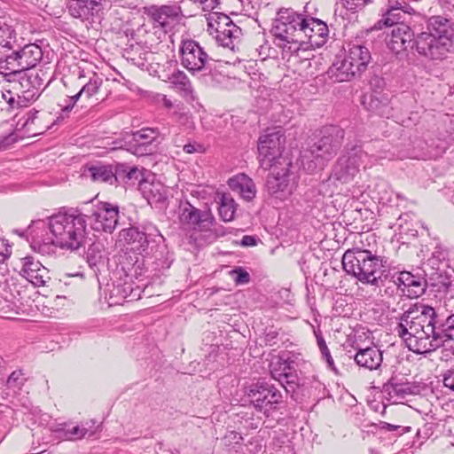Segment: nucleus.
Returning <instances> with one entry per match:
<instances>
[{
  "label": "nucleus",
  "mask_w": 454,
  "mask_h": 454,
  "mask_svg": "<svg viewBox=\"0 0 454 454\" xmlns=\"http://www.w3.org/2000/svg\"><path fill=\"white\" fill-rule=\"evenodd\" d=\"M394 332L416 354L428 353L442 346L453 348L454 355V314L440 322L434 308L415 307L401 315Z\"/></svg>",
  "instance_id": "nucleus-1"
},
{
  "label": "nucleus",
  "mask_w": 454,
  "mask_h": 454,
  "mask_svg": "<svg viewBox=\"0 0 454 454\" xmlns=\"http://www.w3.org/2000/svg\"><path fill=\"white\" fill-rule=\"evenodd\" d=\"M418 53L431 60H443L454 52V22L435 15L427 21V30L415 39Z\"/></svg>",
  "instance_id": "nucleus-2"
},
{
  "label": "nucleus",
  "mask_w": 454,
  "mask_h": 454,
  "mask_svg": "<svg viewBox=\"0 0 454 454\" xmlns=\"http://www.w3.org/2000/svg\"><path fill=\"white\" fill-rule=\"evenodd\" d=\"M51 232L55 243L62 249L77 250L84 245L87 234V214L78 207L63 208L51 215Z\"/></svg>",
  "instance_id": "nucleus-3"
},
{
  "label": "nucleus",
  "mask_w": 454,
  "mask_h": 454,
  "mask_svg": "<svg viewBox=\"0 0 454 454\" xmlns=\"http://www.w3.org/2000/svg\"><path fill=\"white\" fill-rule=\"evenodd\" d=\"M369 29L362 31L349 44L348 53L340 51L335 56L332 66L328 69L329 77L336 82L350 81L360 75L367 69L369 64V48L364 34Z\"/></svg>",
  "instance_id": "nucleus-4"
},
{
  "label": "nucleus",
  "mask_w": 454,
  "mask_h": 454,
  "mask_svg": "<svg viewBox=\"0 0 454 454\" xmlns=\"http://www.w3.org/2000/svg\"><path fill=\"white\" fill-rule=\"evenodd\" d=\"M306 13L293 8H280L273 19L270 33L273 43L283 51L296 52L302 48V32Z\"/></svg>",
  "instance_id": "nucleus-5"
},
{
  "label": "nucleus",
  "mask_w": 454,
  "mask_h": 454,
  "mask_svg": "<svg viewBox=\"0 0 454 454\" xmlns=\"http://www.w3.org/2000/svg\"><path fill=\"white\" fill-rule=\"evenodd\" d=\"M397 4L398 6L396 5L387 11L384 19L379 20L372 27H371V30H378L381 29L383 26L393 27L391 34L387 36L386 42L387 47L395 54H399L402 51H407L409 48L416 46L414 33L411 28L403 23H398L397 20L392 18V16H395L393 13L395 10L401 9L404 12H410L409 9H411V7L407 4H404L403 6H402L401 4Z\"/></svg>",
  "instance_id": "nucleus-6"
},
{
  "label": "nucleus",
  "mask_w": 454,
  "mask_h": 454,
  "mask_svg": "<svg viewBox=\"0 0 454 454\" xmlns=\"http://www.w3.org/2000/svg\"><path fill=\"white\" fill-rule=\"evenodd\" d=\"M298 356L290 351H281L272 357L269 364L271 378L278 381L286 394L297 401L295 390L299 387V378L296 371Z\"/></svg>",
  "instance_id": "nucleus-7"
},
{
  "label": "nucleus",
  "mask_w": 454,
  "mask_h": 454,
  "mask_svg": "<svg viewBox=\"0 0 454 454\" xmlns=\"http://www.w3.org/2000/svg\"><path fill=\"white\" fill-rule=\"evenodd\" d=\"M291 168V160H283L280 165L269 169L270 173L267 176L265 187L271 197L285 200L296 190L298 177Z\"/></svg>",
  "instance_id": "nucleus-8"
},
{
  "label": "nucleus",
  "mask_w": 454,
  "mask_h": 454,
  "mask_svg": "<svg viewBox=\"0 0 454 454\" xmlns=\"http://www.w3.org/2000/svg\"><path fill=\"white\" fill-rule=\"evenodd\" d=\"M322 134V137L301 156L303 168L309 171L323 166L324 161L333 158L340 147L338 136L333 135L331 129H326Z\"/></svg>",
  "instance_id": "nucleus-9"
},
{
  "label": "nucleus",
  "mask_w": 454,
  "mask_h": 454,
  "mask_svg": "<svg viewBox=\"0 0 454 454\" xmlns=\"http://www.w3.org/2000/svg\"><path fill=\"white\" fill-rule=\"evenodd\" d=\"M250 403L256 411L270 417L284 402L282 392L273 384L259 380L252 384L247 392Z\"/></svg>",
  "instance_id": "nucleus-10"
},
{
  "label": "nucleus",
  "mask_w": 454,
  "mask_h": 454,
  "mask_svg": "<svg viewBox=\"0 0 454 454\" xmlns=\"http://www.w3.org/2000/svg\"><path fill=\"white\" fill-rule=\"evenodd\" d=\"M121 240H123L130 249L139 254H149L153 251L154 244L163 243L164 237L153 225L130 226L122 229L119 233Z\"/></svg>",
  "instance_id": "nucleus-11"
},
{
  "label": "nucleus",
  "mask_w": 454,
  "mask_h": 454,
  "mask_svg": "<svg viewBox=\"0 0 454 454\" xmlns=\"http://www.w3.org/2000/svg\"><path fill=\"white\" fill-rule=\"evenodd\" d=\"M286 137L278 131L268 132L260 137L258 142V153L260 166L267 170L280 165L283 160H290L283 155Z\"/></svg>",
  "instance_id": "nucleus-12"
},
{
  "label": "nucleus",
  "mask_w": 454,
  "mask_h": 454,
  "mask_svg": "<svg viewBox=\"0 0 454 454\" xmlns=\"http://www.w3.org/2000/svg\"><path fill=\"white\" fill-rule=\"evenodd\" d=\"M18 48H13L4 59L0 58V69H12L13 67L24 70H34L33 68L42 60L43 51L36 43L24 44L20 40Z\"/></svg>",
  "instance_id": "nucleus-13"
},
{
  "label": "nucleus",
  "mask_w": 454,
  "mask_h": 454,
  "mask_svg": "<svg viewBox=\"0 0 454 454\" xmlns=\"http://www.w3.org/2000/svg\"><path fill=\"white\" fill-rule=\"evenodd\" d=\"M376 248L372 251L371 248V297L381 294L382 289L387 293V284L391 283L392 275L390 272V263L388 258L384 255L385 248L382 243L378 245L374 240Z\"/></svg>",
  "instance_id": "nucleus-14"
},
{
  "label": "nucleus",
  "mask_w": 454,
  "mask_h": 454,
  "mask_svg": "<svg viewBox=\"0 0 454 454\" xmlns=\"http://www.w3.org/2000/svg\"><path fill=\"white\" fill-rule=\"evenodd\" d=\"M179 55L181 65L192 74L209 69L210 62L214 61L200 43L193 39L182 40Z\"/></svg>",
  "instance_id": "nucleus-15"
},
{
  "label": "nucleus",
  "mask_w": 454,
  "mask_h": 454,
  "mask_svg": "<svg viewBox=\"0 0 454 454\" xmlns=\"http://www.w3.org/2000/svg\"><path fill=\"white\" fill-rule=\"evenodd\" d=\"M51 216L32 221L28 225L29 243L34 251L42 254H52L58 247L51 232Z\"/></svg>",
  "instance_id": "nucleus-16"
},
{
  "label": "nucleus",
  "mask_w": 454,
  "mask_h": 454,
  "mask_svg": "<svg viewBox=\"0 0 454 454\" xmlns=\"http://www.w3.org/2000/svg\"><path fill=\"white\" fill-rule=\"evenodd\" d=\"M90 226L96 231L112 233L119 221V207L116 204L98 201L92 205L91 213L87 215Z\"/></svg>",
  "instance_id": "nucleus-17"
},
{
  "label": "nucleus",
  "mask_w": 454,
  "mask_h": 454,
  "mask_svg": "<svg viewBox=\"0 0 454 454\" xmlns=\"http://www.w3.org/2000/svg\"><path fill=\"white\" fill-rule=\"evenodd\" d=\"M144 13L152 27L173 28L182 19L183 12L177 3L145 7Z\"/></svg>",
  "instance_id": "nucleus-18"
},
{
  "label": "nucleus",
  "mask_w": 454,
  "mask_h": 454,
  "mask_svg": "<svg viewBox=\"0 0 454 454\" xmlns=\"http://www.w3.org/2000/svg\"><path fill=\"white\" fill-rule=\"evenodd\" d=\"M160 131L158 128H142L132 133L129 142V151L137 156H147L159 149Z\"/></svg>",
  "instance_id": "nucleus-19"
},
{
  "label": "nucleus",
  "mask_w": 454,
  "mask_h": 454,
  "mask_svg": "<svg viewBox=\"0 0 454 454\" xmlns=\"http://www.w3.org/2000/svg\"><path fill=\"white\" fill-rule=\"evenodd\" d=\"M178 218L184 226L201 231L210 230L215 222L210 211H201L188 201L180 204Z\"/></svg>",
  "instance_id": "nucleus-20"
},
{
  "label": "nucleus",
  "mask_w": 454,
  "mask_h": 454,
  "mask_svg": "<svg viewBox=\"0 0 454 454\" xmlns=\"http://www.w3.org/2000/svg\"><path fill=\"white\" fill-rule=\"evenodd\" d=\"M305 26L302 32V45L309 44L312 49L320 48L328 40L329 29L327 24L310 14L305 15Z\"/></svg>",
  "instance_id": "nucleus-21"
},
{
  "label": "nucleus",
  "mask_w": 454,
  "mask_h": 454,
  "mask_svg": "<svg viewBox=\"0 0 454 454\" xmlns=\"http://www.w3.org/2000/svg\"><path fill=\"white\" fill-rule=\"evenodd\" d=\"M369 251H347L342 256L343 270L363 284H369Z\"/></svg>",
  "instance_id": "nucleus-22"
},
{
  "label": "nucleus",
  "mask_w": 454,
  "mask_h": 454,
  "mask_svg": "<svg viewBox=\"0 0 454 454\" xmlns=\"http://www.w3.org/2000/svg\"><path fill=\"white\" fill-rule=\"evenodd\" d=\"M45 78L46 74L42 69L25 70L16 91L24 101H35L45 88Z\"/></svg>",
  "instance_id": "nucleus-23"
},
{
  "label": "nucleus",
  "mask_w": 454,
  "mask_h": 454,
  "mask_svg": "<svg viewBox=\"0 0 454 454\" xmlns=\"http://www.w3.org/2000/svg\"><path fill=\"white\" fill-rule=\"evenodd\" d=\"M371 388L380 389L381 392H387L390 395L398 399H404L408 395H417L419 392V386L407 380L390 378L385 375L383 379L371 381Z\"/></svg>",
  "instance_id": "nucleus-24"
},
{
  "label": "nucleus",
  "mask_w": 454,
  "mask_h": 454,
  "mask_svg": "<svg viewBox=\"0 0 454 454\" xmlns=\"http://www.w3.org/2000/svg\"><path fill=\"white\" fill-rule=\"evenodd\" d=\"M403 295L409 298H418L424 294L427 285V278L425 275L413 274L410 271H401L394 281Z\"/></svg>",
  "instance_id": "nucleus-25"
},
{
  "label": "nucleus",
  "mask_w": 454,
  "mask_h": 454,
  "mask_svg": "<svg viewBox=\"0 0 454 454\" xmlns=\"http://www.w3.org/2000/svg\"><path fill=\"white\" fill-rule=\"evenodd\" d=\"M103 0H69L67 9L69 14L82 21L94 22L103 11Z\"/></svg>",
  "instance_id": "nucleus-26"
},
{
  "label": "nucleus",
  "mask_w": 454,
  "mask_h": 454,
  "mask_svg": "<svg viewBox=\"0 0 454 454\" xmlns=\"http://www.w3.org/2000/svg\"><path fill=\"white\" fill-rule=\"evenodd\" d=\"M22 260V276L35 286H45L47 279H50L47 268L33 256H26Z\"/></svg>",
  "instance_id": "nucleus-27"
},
{
  "label": "nucleus",
  "mask_w": 454,
  "mask_h": 454,
  "mask_svg": "<svg viewBox=\"0 0 454 454\" xmlns=\"http://www.w3.org/2000/svg\"><path fill=\"white\" fill-rule=\"evenodd\" d=\"M140 190L144 198L153 207L159 210H164L168 206V199L166 188L160 183L140 184Z\"/></svg>",
  "instance_id": "nucleus-28"
},
{
  "label": "nucleus",
  "mask_w": 454,
  "mask_h": 454,
  "mask_svg": "<svg viewBox=\"0 0 454 454\" xmlns=\"http://www.w3.org/2000/svg\"><path fill=\"white\" fill-rule=\"evenodd\" d=\"M24 41V38L18 37L15 27L7 22L4 19L0 18V55L4 59L13 48H18L19 41Z\"/></svg>",
  "instance_id": "nucleus-29"
},
{
  "label": "nucleus",
  "mask_w": 454,
  "mask_h": 454,
  "mask_svg": "<svg viewBox=\"0 0 454 454\" xmlns=\"http://www.w3.org/2000/svg\"><path fill=\"white\" fill-rule=\"evenodd\" d=\"M359 165L355 156H341L338 159L333 169V176L341 182H349L358 172Z\"/></svg>",
  "instance_id": "nucleus-30"
},
{
  "label": "nucleus",
  "mask_w": 454,
  "mask_h": 454,
  "mask_svg": "<svg viewBox=\"0 0 454 454\" xmlns=\"http://www.w3.org/2000/svg\"><path fill=\"white\" fill-rule=\"evenodd\" d=\"M114 184L134 185L137 182L143 184L142 170L137 166L127 163H114Z\"/></svg>",
  "instance_id": "nucleus-31"
},
{
  "label": "nucleus",
  "mask_w": 454,
  "mask_h": 454,
  "mask_svg": "<svg viewBox=\"0 0 454 454\" xmlns=\"http://www.w3.org/2000/svg\"><path fill=\"white\" fill-rule=\"evenodd\" d=\"M162 81L169 82L171 88L180 93L184 98H192L193 86L187 74L180 70L175 69L173 73L166 74Z\"/></svg>",
  "instance_id": "nucleus-32"
},
{
  "label": "nucleus",
  "mask_w": 454,
  "mask_h": 454,
  "mask_svg": "<svg viewBox=\"0 0 454 454\" xmlns=\"http://www.w3.org/2000/svg\"><path fill=\"white\" fill-rule=\"evenodd\" d=\"M372 192L373 195L371 196V200L377 204L378 215L381 216L388 213V203L392 200V192L387 181L383 179L377 180Z\"/></svg>",
  "instance_id": "nucleus-33"
},
{
  "label": "nucleus",
  "mask_w": 454,
  "mask_h": 454,
  "mask_svg": "<svg viewBox=\"0 0 454 454\" xmlns=\"http://www.w3.org/2000/svg\"><path fill=\"white\" fill-rule=\"evenodd\" d=\"M229 186L239 193L242 199L251 201L255 198L256 187L252 178L245 174L237 175L230 178Z\"/></svg>",
  "instance_id": "nucleus-34"
},
{
  "label": "nucleus",
  "mask_w": 454,
  "mask_h": 454,
  "mask_svg": "<svg viewBox=\"0 0 454 454\" xmlns=\"http://www.w3.org/2000/svg\"><path fill=\"white\" fill-rule=\"evenodd\" d=\"M453 273L454 270L449 267L443 270L434 272L432 275L426 276L427 278V285L428 286H431L435 292L447 293L454 286Z\"/></svg>",
  "instance_id": "nucleus-35"
},
{
  "label": "nucleus",
  "mask_w": 454,
  "mask_h": 454,
  "mask_svg": "<svg viewBox=\"0 0 454 454\" xmlns=\"http://www.w3.org/2000/svg\"><path fill=\"white\" fill-rule=\"evenodd\" d=\"M240 35L241 28L236 24H231L226 30H220L215 34V37L220 45L234 51L235 46L239 43Z\"/></svg>",
  "instance_id": "nucleus-36"
},
{
  "label": "nucleus",
  "mask_w": 454,
  "mask_h": 454,
  "mask_svg": "<svg viewBox=\"0 0 454 454\" xmlns=\"http://www.w3.org/2000/svg\"><path fill=\"white\" fill-rule=\"evenodd\" d=\"M88 171L93 181L114 184V164L91 165L88 168Z\"/></svg>",
  "instance_id": "nucleus-37"
},
{
  "label": "nucleus",
  "mask_w": 454,
  "mask_h": 454,
  "mask_svg": "<svg viewBox=\"0 0 454 454\" xmlns=\"http://www.w3.org/2000/svg\"><path fill=\"white\" fill-rule=\"evenodd\" d=\"M411 430V427L394 425L384 421L371 422V434H390L394 437L401 436Z\"/></svg>",
  "instance_id": "nucleus-38"
},
{
  "label": "nucleus",
  "mask_w": 454,
  "mask_h": 454,
  "mask_svg": "<svg viewBox=\"0 0 454 454\" xmlns=\"http://www.w3.org/2000/svg\"><path fill=\"white\" fill-rule=\"evenodd\" d=\"M103 253V245L100 243H92L86 252L87 262L96 276L98 275L101 266L104 265Z\"/></svg>",
  "instance_id": "nucleus-39"
},
{
  "label": "nucleus",
  "mask_w": 454,
  "mask_h": 454,
  "mask_svg": "<svg viewBox=\"0 0 454 454\" xmlns=\"http://www.w3.org/2000/svg\"><path fill=\"white\" fill-rule=\"evenodd\" d=\"M371 372L377 374L379 380L383 379L385 375L389 377L388 368L387 364H383V351L377 346H371Z\"/></svg>",
  "instance_id": "nucleus-40"
},
{
  "label": "nucleus",
  "mask_w": 454,
  "mask_h": 454,
  "mask_svg": "<svg viewBox=\"0 0 454 454\" xmlns=\"http://www.w3.org/2000/svg\"><path fill=\"white\" fill-rule=\"evenodd\" d=\"M207 21L210 34H217L220 30H226L229 25L234 24L228 15L218 12L209 13Z\"/></svg>",
  "instance_id": "nucleus-41"
},
{
  "label": "nucleus",
  "mask_w": 454,
  "mask_h": 454,
  "mask_svg": "<svg viewBox=\"0 0 454 454\" xmlns=\"http://www.w3.org/2000/svg\"><path fill=\"white\" fill-rule=\"evenodd\" d=\"M154 247L156 248L154 252L156 269L159 270L169 269L174 257L173 254L168 251L165 245V240L163 243L154 244Z\"/></svg>",
  "instance_id": "nucleus-42"
},
{
  "label": "nucleus",
  "mask_w": 454,
  "mask_h": 454,
  "mask_svg": "<svg viewBox=\"0 0 454 454\" xmlns=\"http://www.w3.org/2000/svg\"><path fill=\"white\" fill-rule=\"evenodd\" d=\"M237 205L233 198L229 194H223L220 198L218 213L223 222H231L234 219Z\"/></svg>",
  "instance_id": "nucleus-43"
},
{
  "label": "nucleus",
  "mask_w": 454,
  "mask_h": 454,
  "mask_svg": "<svg viewBox=\"0 0 454 454\" xmlns=\"http://www.w3.org/2000/svg\"><path fill=\"white\" fill-rule=\"evenodd\" d=\"M20 94L12 89L0 91V111H12L20 106Z\"/></svg>",
  "instance_id": "nucleus-44"
},
{
  "label": "nucleus",
  "mask_w": 454,
  "mask_h": 454,
  "mask_svg": "<svg viewBox=\"0 0 454 454\" xmlns=\"http://www.w3.org/2000/svg\"><path fill=\"white\" fill-rule=\"evenodd\" d=\"M388 302L384 299L374 301V305L371 309V320H373L378 325H384L388 321Z\"/></svg>",
  "instance_id": "nucleus-45"
},
{
  "label": "nucleus",
  "mask_w": 454,
  "mask_h": 454,
  "mask_svg": "<svg viewBox=\"0 0 454 454\" xmlns=\"http://www.w3.org/2000/svg\"><path fill=\"white\" fill-rule=\"evenodd\" d=\"M39 112L33 109L26 113L18 121V125L20 126V129L24 130L28 136H35L39 132L32 129L37 119Z\"/></svg>",
  "instance_id": "nucleus-46"
},
{
  "label": "nucleus",
  "mask_w": 454,
  "mask_h": 454,
  "mask_svg": "<svg viewBox=\"0 0 454 454\" xmlns=\"http://www.w3.org/2000/svg\"><path fill=\"white\" fill-rule=\"evenodd\" d=\"M142 51L139 44H130L124 50L123 56L136 66H144L145 57H142V55L145 56L146 52H140Z\"/></svg>",
  "instance_id": "nucleus-47"
},
{
  "label": "nucleus",
  "mask_w": 454,
  "mask_h": 454,
  "mask_svg": "<svg viewBox=\"0 0 454 454\" xmlns=\"http://www.w3.org/2000/svg\"><path fill=\"white\" fill-rule=\"evenodd\" d=\"M102 84V78H100L97 74H93V75L80 90V94H83L84 97L89 99L98 92Z\"/></svg>",
  "instance_id": "nucleus-48"
},
{
  "label": "nucleus",
  "mask_w": 454,
  "mask_h": 454,
  "mask_svg": "<svg viewBox=\"0 0 454 454\" xmlns=\"http://www.w3.org/2000/svg\"><path fill=\"white\" fill-rule=\"evenodd\" d=\"M153 31L147 32V39L146 42L153 45H157L160 43H163L167 40V38H170L168 32L171 31L172 28H162V27H152Z\"/></svg>",
  "instance_id": "nucleus-49"
},
{
  "label": "nucleus",
  "mask_w": 454,
  "mask_h": 454,
  "mask_svg": "<svg viewBox=\"0 0 454 454\" xmlns=\"http://www.w3.org/2000/svg\"><path fill=\"white\" fill-rule=\"evenodd\" d=\"M4 70L8 71V72H0V74H2L4 79L7 82H9V87H10L9 89L17 90L25 70L22 68H17V67H13L12 69H4Z\"/></svg>",
  "instance_id": "nucleus-50"
},
{
  "label": "nucleus",
  "mask_w": 454,
  "mask_h": 454,
  "mask_svg": "<svg viewBox=\"0 0 454 454\" xmlns=\"http://www.w3.org/2000/svg\"><path fill=\"white\" fill-rule=\"evenodd\" d=\"M317 346L319 348L322 358L326 362L330 370L336 372L333 358L331 356L330 350L326 345L324 337L321 334H316Z\"/></svg>",
  "instance_id": "nucleus-51"
},
{
  "label": "nucleus",
  "mask_w": 454,
  "mask_h": 454,
  "mask_svg": "<svg viewBox=\"0 0 454 454\" xmlns=\"http://www.w3.org/2000/svg\"><path fill=\"white\" fill-rule=\"evenodd\" d=\"M447 268H449V265L429 257L425 262H423L421 270L425 276H428L432 275L434 272H438Z\"/></svg>",
  "instance_id": "nucleus-52"
},
{
  "label": "nucleus",
  "mask_w": 454,
  "mask_h": 454,
  "mask_svg": "<svg viewBox=\"0 0 454 454\" xmlns=\"http://www.w3.org/2000/svg\"><path fill=\"white\" fill-rule=\"evenodd\" d=\"M242 441V435L236 431H229L222 438L223 444L230 449H234L237 445H241Z\"/></svg>",
  "instance_id": "nucleus-53"
},
{
  "label": "nucleus",
  "mask_w": 454,
  "mask_h": 454,
  "mask_svg": "<svg viewBox=\"0 0 454 454\" xmlns=\"http://www.w3.org/2000/svg\"><path fill=\"white\" fill-rule=\"evenodd\" d=\"M26 381V379L24 378V374L21 370L14 371L11 373V375L8 377L6 380V386L9 388H18L20 389V387L23 386L24 382Z\"/></svg>",
  "instance_id": "nucleus-54"
},
{
  "label": "nucleus",
  "mask_w": 454,
  "mask_h": 454,
  "mask_svg": "<svg viewBox=\"0 0 454 454\" xmlns=\"http://www.w3.org/2000/svg\"><path fill=\"white\" fill-rule=\"evenodd\" d=\"M236 285L247 284L250 281L249 273L241 267H237L231 271Z\"/></svg>",
  "instance_id": "nucleus-55"
},
{
  "label": "nucleus",
  "mask_w": 454,
  "mask_h": 454,
  "mask_svg": "<svg viewBox=\"0 0 454 454\" xmlns=\"http://www.w3.org/2000/svg\"><path fill=\"white\" fill-rule=\"evenodd\" d=\"M430 257L448 265L449 251L442 245H437L434 247V251L432 253V255Z\"/></svg>",
  "instance_id": "nucleus-56"
},
{
  "label": "nucleus",
  "mask_w": 454,
  "mask_h": 454,
  "mask_svg": "<svg viewBox=\"0 0 454 454\" xmlns=\"http://www.w3.org/2000/svg\"><path fill=\"white\" fill-rule=\"evenodd\" d=\"M278 331L273 327L267 328L264 333L263 341L266 346H274L278 343Z\"/></svg>",
  "instance_id": "nucleus-57"
},
{
  "label": "nucleus",
  "mask_w": 454,
  "mask_h": 454,
  "mask_svg": "<svg viewBox=\"0 0 454 454\" xmlns=\"http://www.w3.org/2000/svg\"><path fill=\"white\" fill-rule=\"evenodd\" d=\"M183 150L185 153H203L206 151L205 146L196 141H190L183 146Z\"/></svg>",
  "instance_id": "nucleus-58"
},
{
  "label": "nucleus",
  "mask_w": 454,
  "mask_h": 454,
  "mask_svg": "<svg viewBox=\"0 0 454 454\" xmlns=\"http://www.w3.org/2000/svg\"><path fill=\"white\" fill-rule=\"evenodd\" d=\"M368 351H369V347L358 348V351L356 352V354L354 356V359H355L356 364H358L359 366L365 367V368L368 367V365H367L368 358L366 357Z\"/></svg>",
  "instance_id": "nucleus-59"
},
{
  "label": "nucleus",
  "mask_w": 454,
  "mask_h": 454,
  "mask_svg": "<svg viewBox=\"0 0 454 454\" xmlns=\"http://www.w3.org/2000/svg\"><path fill=\"white\" fill-rule=\"evenodd\" d=\"M369 0H346V8L352 12L364 10Z\"/></svg>",
  "instance_id": "nucleus-60"
},
{
  "label": "nucleus",
  "mask_w": 454,
  "mask_h": 454,
  "mask_svg": "<svg viewBox=\"0 0 454 454\" xmlns=\"http://www.w3.org/2000/svg\"><path fill=\"white\" fill-rule=\"evenodd\" d=\"M207 82L215 87L221 83L223 80H225V76L216 71L213 72L209 69V74L206 76Z\"/></svg>",
  "instance_id": "nucleus-61"
},
{
  "label": "nucleus",
  "mask_w": 454,
  "mask_h": 454,
  "mask_svg": "<svg viewBox=\"0 0 454 454\" xmlns=\"http://www.w3.org/2000/svg\"><path fill=\"white\" fill-rule=\"evenodd\" d=\"M442 383L445 387L454 391V368L447 370L442 374Z\"/></svg>",
  "instance_id": "nucleus-62"
},
{
  "label": "nucleus",
  "mask_w": 454,
  "mask_h": 454,
  "mask_svg": "<svg viewBox=\"0 0 454 454\" xmlns=\"http://www.w3.org/2000/svg\"><path fill=\"white\" fill-rule=\"evenodd\" d=\"M82 96H84V95L80 94V90H79L78 93H76L75 95L69 97L68 99L67 100V104L63 106L62 111L64 113L70 112L74 108V106L76 104V102L78 101V99Z\"/></svg>",
  "instance_id": "nucleus-63"
},
{
  "label": "nucleus",
  "mask_w": 454,
  "mask_h": 454,
  "mask_svg": "<svg viewBox=\"0 0 454 454\" xmlns=\"http://www.w3.org/2000/svg\"><path fill=\"white\" fill-rule=\"evenodd\" d=\"M87 431L88 430L84 427L74 426L67 433L70 434V436L75 439H81L86 434Z\"/></svg>",
  "instance_id": "nucleus-64"
}]
</instances>
